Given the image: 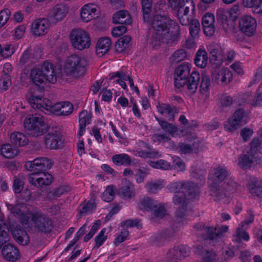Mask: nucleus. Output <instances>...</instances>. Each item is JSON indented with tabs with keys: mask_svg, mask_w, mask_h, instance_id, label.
<instances>
[{
	"mask_svg": "<svg viewBox=\"0 0 262 262\" xmlns=\"http://www.w3.org/2000/svg\"><path fill=\"white\" fill-rule=\"evenodd\" d=\"M148 21L154 30L150 41L154 48L159 47L161 43L170 44L178 41L179 26L169 17L164 14H154L149 17Z\"/></svg>",
	"mask_w": 262,
	"mask_h": 262,
	"instance_id": "nucleus-1",
	"label": "nucleus"
},
{
	"mask_svg": "<svg viewBox=\"0 0 262 262\" xmlns=\"http://www.w3.org/2000/svg\"><path fill=\"white\" fill-rule=\"evenodd\" d=\"M49 160L46 158H39L26 163L25 166L29 171L38 170L29 175L28 181L34 186L39 187L50 185L52 181V176L50 173L43 171L49 166Z\"/></svg>",
	"mask_w": 262,
	"mask_h": 262,
	"instance_id": "nucleus-2",
	"label": "nucleus"
},
{
	"mask_svg": "<svg viewBox=\"0 0 262 262\" xmlns=\"http://www.w3.org/2000/svg\"><path fill=\"white\" fill-rule=\"evenodd\" d=\"M29 78L35 85L43 87L47 82L54 83L56 82L53 64L45 62L40 67L31 69L29 72Z\"/></svg>",
	"mask_w": 262,
	"mask_h": 262,
	"instance_id": "nucleus-3",
	"label": "nucleus"
},
{
	"mask_svg": "<svg viewBox=\"0 0 262 262\" xmlns=\"http://www.w3.org/2000/svg\"><path fill=\"white\" fill-rule=\"evenodd\" d=\"M228 174V172L224 166H219L213 169L212 174L210 176V195L216 201H220L224 195L223 191L220 187L222 186V182Z\"/></svg>",
	"mask_w": 262,
	"mask_h": 262,
	"instance_id": "nucleus-4",
	"label": "nucleus"
},
{
	"mask_svg": "<svg viewBox=\"0 0 262 262\" xmlns=\"http://www.w3.org/2000/svg\"><path fill=\"white\" fill-rule=\"evenodd\" d=\"M26 217V219H22V225L25 228L29 227L32 221L35 227L41 232H50L53 228L52 220L42 213L39 212L28 213Z\"/></svg>",
	"mask_w": 262,
	"mask_h": 262,
	"instance_id": "nucleus-5",
	"label": "nucleus"
},
{
	"mask_svg": "<svg viewBox=\"0 0 262 262\" xmlns=\"http://www.w3.org/2000/svg\"><path fill=\"white\" fill-rule=\"evenodd\" d=\"M171 6L178 7L177 16L182 25H187L190 23V16L193 14L195 6L193 0H168Z\"/></svg>",
	"mask_w": 262,
	"mask_h": 262,
	"instance_id": "nucleus-6",
	"label": "nucleus"
},
{
	"mask_svg": "<svg viewBox=\"0 0 262 262\" xmlns=\"http://www.w3.org/2000/svg\"><path fill=\"white\" fill-rule=\"evenodd\" d=\"M63 71L67 75L78 77L83 75L85 71V61L77 55L69 56L66 60Z\"/></svg>",
	"mask_w": 262,
	"mask_h": 262,
	"instance_id": "nucleus-7",
	"label": "nucleus"
},
{
	"mask_svg": "<svg viewBox=\"0 0 262 262\" xmlns=\"http://www.w3.org/2000/svg\"><path fill=\"white\" fill-rule=\"evenodd\" d=\"M30 103L31 107L36 110L38 109L45 113H52L56 115L60 116L61 102L53 105L52 102L47 99H42L40 96L31 95L30 98Z\"/></svg>",
	"mask_w": 262,
	"mask_h": 262,
	"instance_id": "nucleus-8",
	"label": "nucleus"
},
{
	"mask_svg": "<svg viewBox=\"0 0 262 262\" xmlns=\"http://www.w3.org/2000/svg\"><path fill=\"white\" fill-rule=\"evenodd\" d=\"M70 39L73 47L79 50L88 49L91 44L89 33L80 28L73 29L71 32Z\"/></svg>",
	"mask_w": 262,
	"mask_h": 262,
	"instance_id": "nucleus-9",
	"label": "nucleus"
},
{
	"mask_svg": "<svg viewBox=\"0 0 262 262\" xmlns=\"http://www.w3.org/2000/svg\"><path fill=\"white\" fill-rule=\"evenodd\" d=\"M24 127L33 136H37L43 134L46 129L42 117L39 114L29 115L25 119Z\"/></svg>",
	"mask_w": 262,
	"mask_h": 262,
	"instance_id": "nucleus-10",
	"label": "nucleus"
},
{
	"mask_svg": "<svg viewBox=\"0 0 262 262\" xmlns=\"http://www.w3.org/2000/svg\"><path fill=\"white\" fill-rule=\"evenodd\" d=\"M168 189L175 194L187 193L191 199H196L200 192L199 187L196 184L183 181L172 182L168 186Z\"/></svg>",
	"mask_w": 262,
	"mask_h": 262,
	"instance_id": "nucleus-11",
	"label": "nucleus"
},
{
	"mask_svg": "<svg viewBox=\"0 0 262 262\" xmlns=\"http://www.w3.org/2000/svg\"><path fill=\"white\" fill-rule=\"evenodd\" d=\"M190 249L185 245H177L170 249L166 254V259L169 262H179L188 257Z\"/></svg>",
	"mask_w": 262,
	"mask_h": 262,
	"instance_id": "nucleus-12",
	"label": "nucleus"
},
{
	"mask_svg": "<svg viewBox=\"0 0 262 262\" xmlns=\"http://www.w3.org/2000/svg\"><path fill=\"white\" fill-rule=\"evenodd\" d=\"M132 152L135 156L142 158L161 157L160 153L151 149L148 144L142 141L137 143V147L132 150Z\"/></svg>",
	"mask_w": 262,
	"mask_h": 262,
	"instance_id": "nucleus-13",
	"label": "nucleus"
},
{
	"mask_svg": "<svg viewBox=\"0 0 262 262\" xmlns=\"http://www.w3.org/2000/svg\"><path fill=\"white\" fill-rule=\"evenodd\" d=\"M194 228L198 230H203L204 239H210L211 240L220 237L228 231L229 227L227 225L219 226L215 228L212 227H203L200 224H196Z\"/></svg>",
	"mask_w": 262,
	"mask_h": 262,
	"instance_id": "nucleus-14",
	"label": "nucleus"
},
{
	"mask_svg": "<svg viewBox=\"0 0 262 262\" xmlns=\"http://www.w3.org/2000/svg\"><path fill=\"white\" fill-rule=\"evenodd\" d=\"M100 11L99 7L95 4H86L80 10V18L82 21L88 23L98 17Z\"/></svg>",
	"mask_w": 262,
	"mask_h": 262,
	"instance_id": "nucleus-15",
	"label": "nucleus"
},
{
	"mask_svg": "<svg viewBox=\"0 0 262 262\" xmlns=\"http://www.w3.org/2000/svg\"><path fill=\"white\" fill-rule=\"evenodd\" d=\"M262 164V154L254 155L248 152L247 154L241 155L238 159V165L243 169Z\"/></svg>",
	"mask_w": 262,
	"mask_h": 262,
	"instance_id": "nucleus-16",
	"label": "nucleus"
},
{
	"mask_svg": "<svg viewBox=\"0 0 262 262\" xmlns=\"http://www.w3.org/2000/svg\"><path fill=\"white\" fill-rule=\"evenodd\" d=\"M191 65L187 62L178 66L174 74V83L176 87L180 88L184 86L190 73Z\"/></svg>",
	"mask_w": 262,
	"mask_h": 262,
	"instance_id": "nucleus-17",
	"label": "nucleus"
},
{
	"mask_svg": "<svg viewBox=\"0 0 262 262\" xmlns=\"http://www.w3.org/2000/svg\"><path fill=\"white\" fill-rule=\"evenodd\" d=\"M241 30L247 36L253 35L256 28V20L250 15H244L241 18L239 22Z\"/></svg>",
	"mask_w": 262,
	"mask_h": 262,
	"instance_id": "nucleus-18",
	"label": "nucleus"
},
{
	"mask_svg": "<svg viewBox=\"0 0 262 262\" xmlns=\"http://www.w3.org/2000/svg\"><path fill=\"white\" fill-rule=\"evenodd\" d=\"M244 115L245 111L243 109L236 110L228 119L227 124L225 125L226 129L229 132H232L245 124L246 122L244 120Z\"/></svg>",
	"mask_w": 262,
	"mask_h": 262,
	"instance_id": "nucleus-19",
	"label": "nucleus"
},
{
	"mask_svg": "<svg viewBox=\"0 0 262 262\" xmlns=\"http://www.w3.org/2000/svg\"><path fill=\"white\" fill-rule=\"evenodd\" d=\"M50 27V22L47 18H38L33 21L31 31L36 36H40L47 33Z\"/></svg>",
	"mask_w": 262,
	"mask_h": 262,
	"instance_id": "nucleus-20",
	"label": "nucleus"
},
{
	"mask_svg": "<svg viewBox=\"0 0 262 262\" xmlns=\"http://www.w3.org/2000/svg\"><path fill=\"white\" fill-rule=\"evenodd\" d=\"M212 79L219 84L225 85L232 80V73L228 68H223L215 70L212 73Z\"/></svg>",
	"mask_w": 262,
	"mask_h": 262,
	"instance_id": "nucleus-21",
	"label": "nucleus"
},
{
	"mask_svg": "<svg viewBox=\"0 0 262 262\" xmlns=\"http://www.w3.org/2000/svg\"><path fill=\"white\" fill-rule=\"evenodd\" d=\"M10 230L13 237L19 244L26 245L29 242V237L27 232L16 223L10 226Z\"/></svg>",
	"mask_w": 262,
	"mask_h": 262,
	"instance_id": "nucleus-22",
	"label": "nucleus"
},
{
	"mask_svg": "<svg viewBox=\"0 0 262 262\" xmlns=\"http://www.w3.org/2000/svg\"><path fill=\"white\" fill-rule=\"evenodd\" d=\"M45 143L46 147L51 149L59 148L62 143L60 132L54 130L47 134L45 137Z\"/></svg>",
	"mask_w": 262,
	"mask_h": 262,
	"instance_id": "nucleus-23",
	"label": "nucleus"
},
{
	"mask_svg": "<svg viewBox=\"0 0 262 262\" xmlns=\"http://www.w3.org/2000/svg\"><path fill=\"white\" fill-rule=\"evenodd\" d=\"M215 17L211 13L205 14L202 18V25L204 33L207 36H211L215 31Z\"/></svg>",
	"mask_w": 262,
	"mask_h": 262,
	"instance_id": "nucleus-24",
	"label": "nucleus"
},
{
	"mask_svg": "<svg viewBox=\"0 0 262 262\" xmlns=\"http://www.w3.org/2000/svg\"><path fill=\"white\" fill-rule=\"evenodd\" d=\"M8 209L10 211V213L13 214L15 216L17 217L20 220L22 224V219L26 218L27 214L28 213H32L29 211L27 209L26 206L24 204H7Z\"/></svg>",
	"mask_w": 262,
	"mask_h": 262,
	"instance_id": "nucleus-25",
	"label": "nucleus"
},
{
	"mask_svg": "<svg viewBox=\"0 0 262 262\" xmlns=\"http://www.w3.org/2000/svg\"><path fill=\"white\" fill-rule=\"evenodd\" d=\"M2 253L5 259L12 262L15 261L19 256L18 250L11 244L5 245Z\"/></svg>",
	"mask_w": 262,
	"mask_h": 262,
	"instance_id": "nucleus-26",
	"label": "nucleus"
},
{
	"mask_svg": "<svg viewBox=\"0 0 262 262\" xmlns=\"http://www.w3.org/2000/svg\"><path fill=\"white\" fill-rule=\"evenodd\" d=\"M157 111L167 118L169 121H173L176 114L178 113L177 108L167 103H158L157 105Z\"/></svg>",
	"mask_w": 262,
	"mask_h": 262,
	"instance_id": "nucleus-27",
	"label": "nucleus"
},
{
	"mask_svg": "<svg viewBox=\"0 0 262 262\" xmlns=\"http://www.w3.org/2000/svg\"><path fill=\"white\" fill-rule=\"evenodd\" d=\"M68 8L64 5H57L53 8L50 14V18L55 23L60 21L66 16Z\"/></svg>",
	"mask_w": 262,
	"mask_h": 262,
	"instance_id": "nucleus-28",
	"label": "nucleus"
},
{
	"mask_svg": "<svg viewBox=\"0 0 262 262\" xmlns=\"http://www.w3.org/2000/svg\"><path fill=\"white\" fill-rule=\"evenodd\" d=\"M119 193L125 199H132L135 195L134 185L126 179L122 180V186L119 189Z\"/></svg>",
	"mask_w": 262,
	"mask_h": 262,
	"instance_id": "nucleus-29",
	"label": "nucleus"
},
{
	"mask_svg": "<svg viewBox=\"0 0 262 262\" xmlns=\"http://www.w3.org/2000/svg\"><path fill=\"white\" fill-rule=\"evenodd\" d=\"M111 46V41L108 37L100 38L96 45V54L101 57L106 54Z\"/></svg>",
	"mask_w": 262,
	"mask_h": 262,
	"instance_id": "nucleus-30",
	"label": "nucleus"
},
{
	"mask_svg": "<svg viewBox=\"0 0 262 262\" xmlns=\"http://www.w3.org/2000/svg\"><path fill=\"white\" fill-rule=\"evenodd\" d=\"M175 231L173 232L169 229L166 230L162 232L158 233L155 235L151 238L152 244L157 246L162 245L167 239L174 235Z\"/></svg>",
	"mask_w": 262,
	"mask_h": 262,
	"instance_id": "nucleus-31",
	"label": "nucleus"
},
{
	"mask_svg": "<svg viewBox=\"0 0 262 262\" xmlns=\"http://www.w3.org/2000/svg\"><path fill=\"white\" fill-rule=\"evenodd\" d=\"M246 222H241L236 228L235 233L233 234V241L236 243H239L242 240L248 241L250 237L248 233L244 229Z\"/></svg>",
	"mask_w": 262,
	"mask_h": 262,
	"instance_id": "nucleus-32",
	"label": "nucleus"
},
{
	"mask_svg": "<svg viewBox=\"0 0 262 262\" xmlns=\"http://www.w3.org/2000/svg\"><path fill=\"white\" fill-rule=\"evenodd\" d=\"M113 21L115 24L129 25L132 23V19L127 11L120 10L113 15Z\"/></svg>",
	"mask_w": 262,
	"mask_h": 262,
	"instance_id": "nucleus-33",
	"label": "nucleus"
},
{
	"mask_svg": "<svg viewBox=\"0 0 262 262\" xmlns=\"http://www.w3.org/2000/svg\"><path fill=\"white\" fill-rule=\"evenodd\" d=\"M248 189L250 193L258 197H262V181L257 178H253L251 179Z\"/></svg>",
	"mask_w": 262,
	"mask_h": 262,
	"instance_id": "nucleus-34",
	"label": "nucleus"
},
{
	"mask_svg": "<svg viewBox=\"0 0 262 262\" xmlns=\"http://www.w3.org/2000/svg\"><path fill=\"white\" fill-rule=\"evenodd\" d=\"M192 200L187 193H179L175 194L173 197L172 201L173 204L177 206L180 209L184 210L188 200Z\"/></svg>",
	"mask_w": 262,
	"mask_h": 262,
	"instance_id": "nucleus-35",
	"label": "nucleus"
},
{
	"mask_svg": "<svg viewBox=\"0 0 262 262\" xmlns=\"http://www.w3.org/2000/svg\"><path fill=\"white\" fill-rule=\"evenodd\" d=\"M112 161L113 163L117 166H127L132 164V159L126 154L114 155L112 157Z\"/></svg>",
	"mask_w": 262,
	"mask_h": 262,
	"instance_id": "nucleus-36",
	"label": "nucleus"
},
{
	"mask_svg": "<svg viewBox=\"0 0 262 262\" xmlns=\"http://www.w3.org/2000/svg\"><path fill=\"white\" fill-rule=\"evenodd\" d=\"M10 140L13 144L18 146H24L28 143L27 136L20 132H14L10 135Z\"/></svg>",
	"mask_w": 262,
	"mask_h": 262,
	"instance_id": "nucleus-37",
	"label": "nucleus"
},
{
	"mask_svg": "<svg viewBox=\"0 0 262 262\" xmlns=\"http://www.w3.org/2000/svg\"><path fill=\"white\" fill-rule=\"evenodd\" d=\"M211 86L209 75L204 73L202 74L201 82L200 85V92L204 95L205 98L210 95V89Z\"/></svg>",
	"mask_w": 262,
	"mask_h": 262,
	"instance_id": "nucleus-38",
	"label": "nucleus"
},
{
	"mask_svg": "<svg viewBox=\"0 0 262 262\" xmlns=\"http://www.w3.org/2000/svg\"><path fill=\"white\" fill-rule=\"evenodd\" d=\"M10 228L4 221V216L3 214H0V242L2 245L9 240L10 236L9 230Z\"/></svg>",
	"mask_w": 262,
	"mask_h": 262,
	"instance_id": "nucleus-39",
	"label": "nucleus"
},
{
	"mask_svg": "<svg viewBox=\"0 0 262 262\" xmlns=\"http://www.w3.org/2000/svg\"><path fill=\"white\" fill-rule=\"evenodd\" d=\"M216 17L217 20L221 24L223 29L227 31L230 27L229 21L227 16V12L223 8H219L216 11Z\"/></svg>",
	"mask_w": 262,
	"mask_h": 262,
	"instance_id": "nucleus-40",
	"label": "nucleus"
},
{
	"mask_svg": "<svg viewBox=\"0 0 262 262\" xmlns=\"http://www.w3.org/2000/svg\"><path fill=\"white\" fill-rule=\"evenodd\" d=\"M195 252L198 254L202 255L204 262H213L215 259L216 254L214 252L208 250H203V247L198 246L194 248Z\"/></svg>",
	"mask_w": 262,
	"mask_h": 262,
	"instance_id": "nucleus-41",
	"label": "nucleus"
},
{
	"mask_svg": "<svg viewBox=\"0 0 262 262\" xmlns=\"http://www.w3.org/2000/svg\"><path fill=\"white\" fill-rule=\"evenodd\" d=\"M1 153L6 158L12 159L17 155L18 150L10 144H5L2 146Z\"/></svg>",
	"mask_w": 262,
	"mask_h": 262,
	"instance_id": "nucleus-42",
	"label": "nucleus"
},
{
	"mask_svg": "<svg viewBox=\"0 0 262 262\" xmlns=\"http://www.w3.org/2000/svg\"><path fill=\"white\" fill-rule=\"evenodd\" d=\"M138 206L140 209L151 212L157 207V202L148 197L140 199Z\"/></svg>",
	"mask_w": 262,
	"mask_h": 262,
	"instance_id": "nucleus-43",
	"label": "nucleus"
},
{
	"mask_svg": "<svg viewBox=\"0 0 262 262\" xmlns=\"http://www.w3.org/2000/svg\"><path fill=\"white\" fill-rule=\"evenodd\" d=\"M208 59L207 54L205 50L199 49L196 54L194 62L198 67L204 68L207 64Z\"/></svg>",
	"mask_w": 262,
	"mask_h": 262,
	"instance_id": "nucleus-44",
	"label": "nucleus"
},
{
	"mask_svg": "<svg viewBox=\"0 0 262 262\" xmlns=\"http://www.w3.org/2000/svg\"><path fill=\"white\" fill-rule=\"evenodd\" d=\"M222 184V186L220 188L223 191L224 195L221 198V199L223 198L225 195V192H228L229 193H233L237 191V184L231 179L226 180L225 182Z\"/></svg>",
	"mask_w": 262,
	"mask_h": 262,
	"instance_id": "nucleus-45",
	"label": "nucleus"
},
{
	"mask_svg": "<svg viewBox=\"0 0 262 262\" xmlns=\"http://www.w3.org/2000/svg\"><path fill=\"white\" fill-rule=\"evenodd\" d=\"M156 120L162 129L165 132L169 134L172 136L173 137L178 132L177 127L173 124L165 121L163 119H158L157 118H156Z\"/></svg>",
	"mask_w": 262,
	"mask_h": 262,
	"instance_id": "nucleus-46",
	"label": "nucleus"
},
{
	"mask_svg": "<svg viewBox=\"0 0 262 262\" xmlns=\"http://www.w3.org/2000/svg\"><path fill=\"white\" fill-rule=\"evenodd\" d=\"M131 41V37L128 35H125L119 38L116 43L115 49L118 52H121L128 47Z\"/></svg>",
	"mask_w": 262,
	"mask_h": 262,
	"instance_id": "nucleus-47",
	"label": "nucleus"
},
{
	"mask_svg": "<svg viewBox=\"0 0 262 262\" xmlns=\"http://www.w3.org/2000/svg\"><path fill=\"white\" fill-rule=\"evenodd\" d=\"M148 163L152 168L163 170H168L171 167L170 163L163 159L156 161H149Z\"/></svg>",
	"mask_w": 262,
	"mask_h": 262,
	"instance_id": "nucleus-48",
	"label": "nucleus"
},
{
	"mask_svg": "<svg viewBox=\"0 0 262 262\" xmlns=\"http://www.w3.org/2000/svg\"><path fill=\"white\" fill-rule=\"evenodd\" d=\"M142 7L143 18L144 21L148 22L150 16V9L152 6V0H141Z\"/></svg>",
	"mask_w": 262,
	"mask_h": 262,
	"instance_id": "nucleus-49",
	"label": "nucleus"
},
{
	"mask_svg": "<svg viewBox=\"0 0 262 262\" xmlns=\"http://www.w3.org/2000/svg\"><path fill=\"white\" fill-rule=\"evenodd\" d=\"M164 184L163 180H159L147 183L145 185V188L148 192L155 193L163 187Z\"/></svg>",
	"mask_w": 262,
	"mask_h": 262,
	"instance_id": "nucleus-50",
	"label": "nucleus"
},
{
	"mask_svg": "<svg viewBox=\"0 0 262 262\" xmlns=\"http://www.w3.org/2000/svg\"><path fill=\"white\" fill-rule=\"evenodd\" d=\"M187 58V53L184 49H179L175 51L170 57L172 63H178L185 60Z\"/></svg>",
	"mask_w": 262,
	"mask_h": 262,
	"instance_id": "nucleus-51",
	"label": "nucleus"
},
{
	"mask_svg": "<svg viewBox=\"0 0 262 262\" xmlns=\"http://www.w3.org/2000/svg\"><path fill=\"white\" fill-rule=\"evenodd\" d=\"M70 190L68 186H62L49 192L48 195L52 199H56L64 194Z\"/></svg>",
	"mask_w": 262,
	"mask_h": 262,
	"instance_id": "nucleus-52",
	"label": "nucleus"
},
{
	"mask_svg": "<svg viewBox=\"0 0 262 262\" xmlns=\"http://www.w3.org/2000/svg\"><path fill=\"white\" fill-rule=\"evenodd\" d=\"M91 115L86 110L81 112L79 115V125L86 126L91 123Z\"/></svg>",
	"mask_w": 262,
	"mask_h": 262,
	"instance_id": "nucleus-53",
	"label": "nucleus"
},
{
	"mask_svg": "<svg viewBox=\"0 0 262 262\" xmlns=\"http://www.w3.org/2000/svg\"><path fill=\"white\" fill-rule=\"evenodd\" d=\"M115 195L114 186L113 185L108 186L102 195V199L106 202L112 201Z\"/></svg>",
	"mask_w": 262,
	"mask_h": 262,
	"instance_id": "nucleus-54",
	"label": "nucleus"
},
{
	"mask_svg": "<svg viewBox=\"0 0 262 262\" xmlns=\"http://www.w3.org/2000/svg\"><path fill=\"white\" fill-rule=\"evenodd\" d=\"M15 50V47L13 45H5L3 48L2 47V58H7L10 57L12 54H14Z\"/></svg>",
	"mask_w": 262,
	"mask_h": 262,
	"instance_id": "nucleus-55",
	"label": "nucleus"
},
{
	"mask_svg": "<svg viewBox=\"0 0 262 262\" xmlns=\"http://www.w3.org/2000/svg\"><path fill=\"white\" fill-rule=\"evenodd\" d=\"M125 77L126 78V80H128L129 81V83L130 85V86L132 90H134L136 91L138 95H140V91L138 89V88L137 86H135L134 85V83L133 80L128 76H126L124 73L123 72H116L113 74V75L112 76V78H114L115 77H118V78H123V77Z\"/></svg>",
	"mask_w": 262,
	"mask_h": 262,
	"instance_id": "nucleus-56",
	"label": "nucleus"
},
{
	"mask_svg": "<svg viewBox=\"0 0 262 262\" xmlns=\"http://www.w3.org/2000/svg\"><path fill=\"white\" fill-rule=\"evenodd\" d=\"M200 31V24L197 19L192 20L190 23L189 31L191 36L194 38L196 37Z\"/></svg>",
	"mask_w": 262,
	"mask_h": 262,
	"instance_id": "nucleus-57",
	"label": "nucleus"
},
{
	"mask_svg": "<svg viewBox=\"0 0 262 262\" xmlns=\"http://www.w3.org/2000/svg\"><path fill=\"white\" fill-rule=\"evenodd\" d=\"M106 231L105 228H103L98 234L95 237V246L97 248L100 247L106 240L107 235H105Z\"/></svg>",
	"mask_w": 262,
	"mask_h": 262,
	"instance_id": "nucleus-58",
	"label": "nucleus"
},
{
	"mask_svg": "<svg viewBox=\"0 0 262 262\" xmlns=\"http://www.w3.org/2000/svg\"><path fill=\"white\" fill-rule=\"evenodd\" d=\"M73 111V106L69 102H61L60 116H68L71 114Z\"/></svg>",
	"mask_w": 262,
	"mask_h": 262,
	"instance_id": "nucleus-59",
	"label": "nucleus"
},
{
	"mask_svg": "<svg viewBox=\"0 0 262 262\" xmlns=\"http://www.w3.org/2000/svg\"><path fill=\"white\" fill-rule=\"evenodd\" d=\"M129 234L127 229L123 228L120 233L115 238L114 243L116 246H118L120 243L125 241Z\"/></svg>",
	"mask_w": 262,
	"mask_h": 262,
	"instance_id": "nucleus-60",
	"label": "nucleus"
},
{
	"mask_svg": "<svg viewBox=\"0 0 262 262\" xmlns=\"http://www.w3.org/2000/svg\"><path fill=\"white\" fill-rule=\"evenodd\" d=\"M24 178L23 176L18 177L14 179L13 190L15 193H20L24 187Z\"/></svg>",
	"mask_w": 262,
	"mask_h": 262,
	"instance_id": "nucleus-61",
	"label": "nucleus"
},
{
	"mask_svg": "<svg viewBox=\"0 0 262 262\" xmlns=\"http://www.w3.org/2000/svg\"><path fill=\"white\" fill-rule=\"evenodd\" d=\"M260 142L258 138H254L250 143V149L249 150L250 153H252L254 155L259 154H262L260 151Z\"/></svg>",
	"mask_w": 262,
	"mask_h": 262,
	"instance_id": "nucleus-62",
	"label": "nucleus"
},
{
	"mask_svg": "<svg viewBox=\"0 0 262 262\" xmlns=\"http://www.w3.org/2000/svg\"><path fill=\"white\" fill-rule=\"evenodd\" d=\"M173 165L174 169L178 171H183L185 169V164L182 160L177 156L172 157Z\"/></svg>",
	"mask_w": 262,
	"mask_h": 262,
	"instance_id": "nucleus-63",
	"label": "nucleus"
},
{
	"mask_svg": "<svg viewBox=\"0 0 262 262\" xmlns=\"http://www.w3.org/2000/svg\"><path fill=\"white\" fill-rule=\"evenodd\" d=\"M11 12L8 9H4L0 11V28L4 26L9 19Z\"/></svg>",
	"mask_w": 262,
	"mask_h": 262,
	"instance_id": "nucleus-64",
	"label": "nucleus"
}]
</instances>
